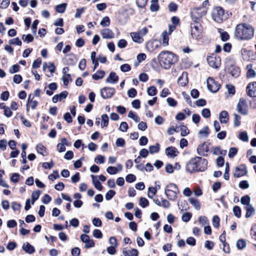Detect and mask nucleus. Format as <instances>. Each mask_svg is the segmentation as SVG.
I'll use <instances>...</instances> for the list:
<instances>
[{"label":"nucleus","mask_w":256,"mask_h":256,"mask_svg":"<svg viewBox=\"0 0 256 256\" xmlns=\"http://www.w3.org/2000/svg\"><path fill=\"white\" fill-rule=\"evenodd\" d=\"M208 160L200 156L192 158L186 164V170L190 173L204 172L208 168Z\"/></svg>","instance_id":"obj_1"},{"label":"nucleus","mask_w":256,"mask_h":256,"mask_svg":"<svg viewBox=\"0 0 256 256\" xmlns=\"http://www.w3.org/2000/svg\"><path fill=\"white\" fill-rule=\"evenodd\" d=\"M234 34L235 37L238 40H248L254 36V30L248 24H240L236 26Z\"/></svg>","instance_id":"obj_2"},{"label":"nucleus","mask_w":256,"mask_h":256,"mask_svg":"<svg viewBox=\"0 0 256 256\" xmlns=\"http://www.w3.org/2000/svg\"><path fill=\"white\" fill-rule=\"evenodd\" d=\"M158 60L160 66L164 69H168L172 64L177 62V56L172 52L164 50L158 56Z\"/></svg>","instance_id":"obj_3"},{"label":"nucleus","mask_w":256,"mask_h":256,"mask_svg":"<svg viewBox=\"0 0 256 256\" xmlns=\"http://www.w3.org/2000/svg\"><path fill=\"white\" fill-rule=\"evenodd\" d=\"M212 18L216 22H222L226 18L224 16V10L220 6L214 8L212 12Z\"/></svg>","instance_id":"obj_4"},{"label":"nucleus","mask_w":256,"mask_h":256,"mask_svg":"<svg viewBox=\"0 0 256 256\" xmlns=\"http://www.w3.org/2000/svg\"><path fill=\"white\" fill-rule=\"evenodd\" d=\"M206 13L204 8H193L191 11V17L194 22H198L200 20Z\"/></svg>","instance_id":"obj_5"},{"label":"nucleus","mask_w":256,"mask_h":256,"mask_svg":"<svg viewBox=\"0 0 256 256\" xmlns=\"http://www.w3.org/2000/svg\"><path fill=\"white\" fill-rule=\"evenodd\" d=\"M201 25L198 22L191 24V35L194 38H198L201 34Z\"/></svg>","instance_id":"obj_6"},{"label":"nucleus","mask_w":256,"mask_h":256,"mask_svg":"<svg viewBox=\"0 0 256 256\" xmlns=\"http://www.w3.org/2000/svg\"><path fill=\"white\" fill-rule=\"evenodd\" d=\"M207 84L208 89L212 92H216L220 88V84L212 78L207 79Z\"/></svg>","instance_id":"obj_7"},{"label":"nucleus","mask_w":256,"mask_h":256,"mask_svg":"<svg viewBox=\"0 0 256 256\" xmlns=\"http://www.w3.org/2000/svg\"><path fill=\"white\" fill-rule=\"evenodd\" d=\"M247 174L246 168L244 164H240L236 167L234 176L236 178H240Z\"/></svg>","instance_id":"obj_8"},{"label":"nucleus","mask_w":256,"mask_h":256,"mask_svg":"<svg viewBox=\"0 0 256 256\" xmlns=\"http://www.w3.org/2000/svg\"><path fill=\"white\" fill-rule=\"evenodd\" d=\"M236 110L239 113L243 115H246L248 114V110L246 102L242 98L239 100V102L236 106Z\"/></svg>","instance_id":"obj_9"},{"label":"nucleus","mask_w":256,"mask_h":256,"mask_svg":"<svg viewBox=\"0 0 256 256\" xmlns=\"http://www.w3.org/2000/svg\"><path fill=\"white\" fill-rule=\"evenodd\" d=\"M115 92V90L112 88L105 87L100 90V94L102 98L106 99L111 98Z\"/></svg>","instance_id":"obj_10"},{"label":"nucleus","mask_w":256,"mask_h":256,"mask_svg":"<svg viewBox=\"0 0 256 256\" xmlns=\"http://www.w3.org/2000/svg\"><path fill=\"white\" fill-rule=\"evenodd\" d=\"M208 151V144L206 142L199 145L197 148V152L200 156H207V152Z\"/></svg>","instance_id":"obj_11"},{"label":"nucleus","mask_w":256,"mask_h":256,"mask_svg":"<svg viewBox=\"0 0 256 256\" xmlns=\"http://www.w3.org/2000/svg\"><path fill=\"white\" fill-rule=\"evenodd\" d=\"M246 93L251 97H256V82L248 84L246 87Z\"/></svg>","instance_id":"obj_12"},{"label":"nucleus","mask_w":256,"mask_h":256,"mask_svg":"<svg viewBox=\"0 0 256 256\" xmlns=\"http://www.w3.org/2000/svg\"><path fill=\"white\" fill-rule=\"evenodd\" d=\"M100 34L104 38L110 39L114 37V34L109 28H104L100 32Z\"/></svg>","instance_id":"obj_13"},{"label":"nucleus","mask_w":256,"mask_h":256,"mask_svg":"<svg viewBox=\"0 0 256 256\" xmlns=\"http://www.w3.org/2000/svg\"><path fill=\"white\" fill-rule=\"evenodd\" d=\"M68 95V92L67 91L62 92L60 94L54 95L52 98V101L54 103H56L58 100L60 101L65 99Z\"/></svg>","instance_id":"obj_14"},{"label":"nucleus","mask_w":256,"mask_h":256,"mask_svg":"<svg viewBox=\"0 0 256 256\" xmlns=\"http://www.w3.org/2000/svg\"><path fill=\"white\" fill-rule=\"evenodd\" d=\"M166 154L169 157L174 158L176 156L178 152L177 149L173 146H170L167 148L165 150Z\"/></svg>","instance_id":"obj_15"},{"label":"nucleus","mask_w":256,"mask_h":256,"mask_svg":"<svg viewBox=\"0 0 256 256\" xmlns=\"http://www.w3.org/2000/svg\"><path fill=\"white\" fill-rule=\"evenodd\" d=\"M188 82V73L183 72L182 76L178 78V83L182 86H186Z\"/></svg>","instance_id":"obj_16"},{"label":"nucleus","mask_w":256,"mask_h":256,"mask_svg":"<svg viewBox=\"0 0 256 256\" xmlns=\"http://www.w3.org/2000/svg\"><path fill=\"white\" fill-rule=\"evenodd\" d=\"M118 80V76L115 72H111L108 76L106 78V82L108 83L114 84Z\"/></svg>","instance_id":"obj_17"},{"label":"nucleus","mask_w":256,"mask_h":256,"mask_svg":"<svg viewBox=\"0 0 256 256\" xmlns=\"http://www.w3.org/2000/svg\"><path fill=\"white\" fill-rule=\"evenodd\" d=\"M130 34L133 41L136 42L140 44L144 41L142 36L138 32H132Z\"/></svg>","instance_id":"obj_18"},{"label":"nucleus","mask_w":256,"mask_h":256,"mask_svg":"<svg viewBox=\"0 0 256 256\" xmlns=\"http://www.w3.org/2000/svg\"><path fill=\"white\" fill-rule=\"evenodd\" d=\"M219 119L222 124H226L229 120L228 114L226 111H222L219 115Z\"/></svg>","instance_id":"obj_19"},{"label":"nucleus","mask_w":256,"mask_h":256,"mask_svg":"<svg viewBox=\"0 0 256 256\" xmlns=\"http://www.w3.org/2000/svg\"><path fill=\"white\" fill-rule=\"evenodd\" d=\"M165 194L167 198L170 200H175L177 198V195L179 192H175L174 191L169 190H164Z\"/></svg>","instance_id":"obj_20"},{"label":"nucleus","mask_w":256,"mask_h":256,"mask_svg":"<svg viewBox=\"0 0 256 256\" xmlns=\"http://www.w3.org/2000/svg\"><path fill=\"white\" fill-rule=\"evenodd\" d=\"M246 76L248 78H254L256 76V72L252 68V65L249 64L246 66Z\"/></svg>","instance_id":"obj_21"},{"label":"nucleus","mask_w":256,"mask_h":256,"mask_svg":"<svg viewBox=\"0 0 256 256\" xmlns=\"http://www.w3.org/2000/svg\"><path fill=\"white\" fill-rule=\"evenodd\" d=\"M207 60L211 67L216 68L219 66L220 63L218 61H216V58L208 56L207 58Z\"/></svg>","instance_id":"obj_22"},{"label":"nucleus","mask_w":256,"mask_h":256,"mask_svg":"<svg viewBox=\"0 0 256 256\" xmlns=\"http://www.w3.org/2000/svg\"><path fill=\"white\" fill-rule=\"evenodd\" d=\"M22 248L26 253L29 254H32L35 251L34 247L28 242L24 244Z\"/></svg>","instance_id":"obj_23"},{"label":"nucleus","mask_w":256,"mask_h":256,"mask_svg":"<svg viewBox=\"0 0 256 256\" xmlns=\"http://www.w3.org/2000/svg\"><path fill=\"white\" fill-rule=\"evenodd\" d=\"M36 150L38 153L42 155L43 156H46L48 154L46 151V147L41 144H39L36 146Z\"/></svg>","instance_id":"obj_24"},{"label":"nucleus","mask_w":256,"mask_h":256,"mask_svg":"<svg viewBox=\"0 0 256 256\" xmlns=\"http://www.w3.org/2000/svg\"><path fill=\"white\" fill-rule=\"evenodd\" d=\"M42 68L44 70H45L46 68H48L51 73H54L56 70V67L52 62H44L42 66Z\"/></svg>","instance_id":"obj_25"},{"label":"nucleus","mask_w":256,"mask_h":256,"mask_svg":"<svg viewBox=\"0 0 256 256\" xmlns=\"http://www.w3.org/2000/svg\"><path fill=\"white\" fill-rule=\"evenodd\" d=\"M105 75V72L104 70H98L96 74L92 76V78L95 80L102 78Z\"/></svg>","instance_id":"obj_26"},{"label":"nucleus","mask_w":256,"mask_h":256,"mask_svg":"<svg viewBox=\"0 0 256 256\" xmlns=\"http://www.w3.org/2000/svg\"><path fill=\"white\" fill-rule=\"evenodd\" d=\"M188 201L197 210H199L200 208V204L196 198H191L188 200Z\"/></svg>","instance_id":"obj_27"},{"label":"nucleus","mask_w":256,"mask_h":256,"mask_svg":"<svg viewBox=\"0 0 256 256\" xmlns=\"http://www.w3.org/2000/svg\"><path fill=\"white\" fill-rule=\"evenodd\" d=\"M246 218H250L254 214V209L252 205H248L246 207Z\"/></svg>","instance_id":"obj_28"},{"label":"nucleus","mask_w":256,"mask_h":256,"mask_svg":"<svg viewBox=\"0 0 256 256\" xmlns=\"http://www.w3.org/2000/svg\"><path fill=\"white\" fill-rule=\"evenodd\" d=\"M66 7V4L63 3L56 6V10L58 13H64Z\"/></svg>","instance_id":"obj_29"},{"label":"nucleus","mask_w":256,"mask_h":256,"mask_svg":"<svg viewBox=\"0 0 256 256\" xmlns=\"http://www.w3.org/2000/svg\"><path fill=\"white\" fill-rule=\"evenodd\" d=\"M102 123L101 124V127H106L108 124V117L106 114H104L102 116Z\"/></svg>","instance_id":"obj_30"},{"label":"nucleus","mask_w":256,"mask_h":256,"mask_svg":"<svg viewBox=\"0 0 256 256\" xmlns=\"http://www.w3.org/2000/svg\"><path fill=\"white\" fill-rule=\"evenodd\" d=\"M165 190H168L171 191H174L175 192H180L179 190L177 187L176 185L174 184H170L166 186Z\"/></svg>","instance_id":"obj_31"},{"label":"nucleus","mask_w":256,"mask_h":256,"mask_svg":"<svg viewBox=\"0 0 256 256\" xmlns=\"http://www.w3.org/2000/svg\"><path fill=\"white\" fill-rule=\"evenodd\" d=\"M246 242L245 240L242 239L238 240L236 244V247L238 249L242 250L246 246Z\"/></svg>","instance_id":"obj_32"},{"label":"nucleus","mask_w":256,"mask_h":256,"mask_svg":"<svg viewBox=\"0 0 256 256\" xmlns=\"http://www.w3.org/2000/svg\"><path fill=\"white\" fill-rule=\"evenodd\" d=\"M169 35L166 31H164L162 33V44L164 46H167L168 44L169 38L168 36Z\"/></svg>","instance_id":"obj_33"},{"label":"nucleus","mask_w":256,"mask_h":256,"mask_svg":"<svg viewBox=\"0 0 256 256\" xmlns=\"http://www.w3.org/2000/svg\"><path fill=\"white\" fill-rule=\"evenodd\" d=\"M230 72L231 75L234 78H237L240 74V70L237 67H232Z\"/></svg>","instance_id":"obj_34"},{"label":"nucleus","mask_w":256,"mask_h":256,"mask_svg":"<svg viewBox=\"0 0 256 256\" xmlns=\"http://www.w3.org/2000/svg\"><path fill=\"white\" fill-rule=\"evenodd\" d=\"M238 138L243 142H248V136L247 132H240Z\"/></svg>","instance_id":"obj_35"},{"label":"nucleus","mask_w":256,"mask_h":256,"mask_svg":"<svg viewBox=\"0 0 256 256\" xmlns=\"http://www.w3.org/2000/svg\"><path fill=\"white\" fill-rule=\"evenodd\" d=\"M34 96L32 97V100H28L27 104L28 106H30L33 110L35 109L36 107L38 105V102L37 101L33 100Z\"/></svg>","instance_id":"obj_36"},{"label":"nucleus","mask_w":256,"mask_h":256,"mask_svg":"<svg viewBox=\"0 0 256 256\" xmlns=\"http://www.w3.org/2000/svg\"><path fill=\"white\" fill-rule=\"evenodd\" d=\"M160 150V145L158 144H156L154 146H149V152L150 154L158 152Z\"/></svg>","instance_id":"obj_37"},{"label":"nucleus","mask_w":256,"mask_h":256,"mask_svg":"<svg viewBox=\"0 0 256 256\" xmlns=\"http://www.w3.org/2000/svg\"><path fill=\"white\" fill-rule=\"evenodd\" d=\"M103 27L108 26L110 24V20L108 16H104L100 23Z\"/></svg>","instance_id":"obj_38"},{"label":"nucleus","mask_w":256,"mask_h":256,"mask_svg":"<svg viewBox=\"0 0 256 256\" xmlns=\"http://www.w3.org/2000/svg\"><path fill=\"white\" fill-rule=\"evenodd\" d=\"M157 192V190L156 188L154 187H150L148 188V196L149 198H152L153 196L155 195Z\"/></svg>","instance_id":"obj_39"},{"label":"nucleus","mask_w":256,"mask_h":256,"mask_svg":"<svg viewBox=\"0 0 256 256\" xmlns=\"http://www.w3.org/2000/svg\"><path fill=\"white\" fill-rule=\"evenodd\" d=\"M157 92L156 88L154 86L149 87L147 90V93L150 96H154L156 94Z\"/></svg>","instance_id":"obj_40"},{"label":"nucleus","mask_w":256,"mask_h":256,"mask_svg":"<svg viewBox=\"0 0 256 256\" xmlns=\"http://www.w3.org/2000/svg\"><path fill=\"white\" fill-rule=\"evenodd\" d=\"M240 202L242 204L246 205V206L250 205V197L248 195L242 196L240 199Z\"/></svg>","instance_id":"obj_41"},{"label":"nucleus","mask_w":256,"mask_h":256,"mask_svg":"<svg viewBox=\"0 0 256 256\" xmlns=\"http://www.w3.org/2000/svg\"><path fill=\"white\" fill-rule=\"evenodd\" d=\"M62 79L64 84L66 86L68 85L69 82L72 80L70 74L63 75Z\"/></svg>","instance_id":"obj_42"},{"label":"nucleus","mask_w":256,"mask_h":256,"mask_svg":"<svg viewBox=\"0 0 256 256\" xmlns=\"http://www.w3.org/2000/svg\"><path fill=\"white\" fill-rule=\"evenodd\" d=\"M234 124L235 127L238 126L240 124V116L236 114H234Z\"/></svg>","instance_id":"obj_43"},{"label":"nucleus","mask_w":256,"mask_h":256,"mask_svg":"<svg viewBox=\"0 0 256 256\" xmlns=\"http://www.w3.org/2000/svg\"><path fill=\"white\" fill-rule=\"evenodd\" d=\"M128 117L132 119L135 122H138L140 121V118L132 111L129 112L128 114Z\"/></svg>","instance_id":"obj_44"},{"label":"nucleus","mask_w":256,"mask_h":256,"mask_svg":"<svg viewBox=\"0 0 256 256\" xmlns=\"http://www.w3.org/2000/svg\"><path fill=\"white\" fill-rule=\"evenodd\" d=\"M22 39L24 42L28 43L33 41L34 37L30 34L27 35L24 34L22 36Z\"/></svg>","instance_id":"obj_45"},{"label":"nucleus","mask_w":256,"mask_h":256,"mask_svg":"<svg viewBox=\"0 0 256 256\" xmlns=\"http://www.w3.org/2000/svg\"><path fill=\"white\" fill-rule=\"evenodd\" d=\"M238 186L242 189H246L249 188L250 185L247 180H242L240 182Z\"/></svg>","instance_id":"obj_46"},{"label":"nucleus","mask_w":256,"mask_h":256,"mask_svg":"<svg viewBox=\"0 0 256 256\" xmlns=\"http://www.w3.org/2000/svg\"><path fill=\"white\" fill-rule=\"evenodd\" d=\"M212 225L214 228H218L220 226V218L218 216H214L212 219Z\"/></svg>","instance_id":"obj_47"},{"label":"nucleus","mask_w":256,"mask_h":256,"mask_svg":"<svg viewBox=\"0 0 256 256\" xmlns=\"http://www.w3.org/2000/svg\"><path fill=\"white\" fill-rule=\"evenodd\" d=\"M106 172L110 174H114L118 172V169L116 167L110 166L107 168Z\"/></svg>","instance_id":"obj_48"},{"label":"nucleus","mask_w":256,"mask_h":256,"mask_svg":"<svg viewBox=\"0 0 256 256\" xmlns=\"http://www.w3.org/2000/svg\"><path fill=\"white\" fill-rule=\"evenodd\" d=\"M116 194V192L113 190H110L107 192L105 196L106 200H109L112 198Z\"/></svg>","instance_id":"obj_49"},{"label":"nucleus","mask_w":256,"mask_h":256,"mask_svg":"<svg viewBox=\"0 0 256 256\" xmlns=\"http://www.w3.org/2000/svg\"><path fill=\"white\" fill-rule=\"evenodd\" d=\"M233 212L234 215L237 218H240L241 216V210L240 208L238 206H234L233 208Z\"/></svg>","instance_id":"obj_50"},{"label":"nucleus","mask_w":256,"mask_h":256,"mask_svg":"<svg viewBox=\"0 0 256 256\" xmlns=\"http://www.w3.org/2000/svg\"><path fill=\"white\" fill-rule=\"evenodd\" d=\"M128 128V124L126 122H122L120 124L119 130L122 132H126L127 131Z\"/></svg>","instance_id":"obj_51"},{"label":"nucleus","mask_w":256,"mask_h":256,"mask_svg":"<svg viewBox=\"0 0 256 256\" xmlns=\"http://www.w3.org/2000/svg\"><path fill=\"white\" fill-rule=\"evenodd\" d=\"M9 44H16L17 46H21L22 42L18 38H16L12 39L9 41Z\"/></svg>","instance_id":"obj_52"},{"label":"nucleus","mask_w":256,"mask_h":256,"mask_svg":"<svg viewBox=\"0 0 256 256\" xmlns=\"http://www.w3.org/2000/svg\"><path fill=\"white\" fill-rule=\"evenodd\" d=\"M199 222L202 226H205L208 224V220L207 218L205 216H201L198 218Z\"/></svg>","instance_id":"obj_53"},{"label":"nucleus","mask_w":256,"mask_h":256,"mask_svg":"<svg viewBox=\"0 0 256 256\" xmlns=\"http://www.w3.org/2000/svg\"><path fill=\"white\" fill-rule=\"evenodd\" d=\"M192 217V214L189 212H185L182 216V220L184 222H188Z\"/></svg>","instance_id":"obj_54"},{"label":"nucleus","mask_w":256,"mask_h":256,"mask_svg":"<svg viewBox=\"0 0 256 256\" xmlns=\"http://www.w3.org/2000/svg\"><path fill=\"white\" fill-rule=\"evenodd\" d=\"M238 150L236 148H231L228 152V156L229 158H234L237 154Z\"/></svg>","instance_id":"obj_55"},{"label":"nucleus","mask_w":256,"mask_h":256,"mask_svg":"<svg viewBox=\"0 0 256 256\" xmlns=\"http://www.w3.org/2000/svg\"><path fill=\"white\" fill-rule=\"evenodd\" d=\"M226 88L229 94H234L235 88L233 85H232L231 84H226Z\"/></svg>","instance_id":"obj_56"},{"label":"nucleus","mask_w":256,"mask_h":256,"mask_svg":"<svg viewBox=\"0 0 256 256\" xmlns=\"http://www.w3.org/2000/svg\"><path fill=\"white\" fill-rule=\"evenodd\" d=\"M140 205L142 208H146L148 205V201L144 198H141L140 199Z\"/></svg>","instance_id":"obj_57"},{"label":"nucleus","mask_w":256,"mask_h":256,"mask_svg":"<svg viewBox=\"0 0 256 256\" xmlns=\"http://www.w3.org/2000/svg\"><path fill=\"white\" fill-rule=\"evenodd\" d=\"M136 177L134 174H128L126 177V180L128 182L131 183L135 181Z\"/></svg>","instance_id":"obj_58"},{"label":"nucleus","mask_w":256,"mask_h":256,"mask_svg":"<svg viewBox=\"0 0 256 256\" xmlns=\"http://www.w3.org/2000/svg\"><path fill=\"white\" fill-rule=\"evenodd\" d=\"M202 115L204 118H209L210 116V112L208 108H204L202 111Z\"/></svg>","instance_id":"obj_59"},{"label":"nucleus","mask_w":256,"mask_h":256,"mask_svg":"<svg viewBox=\"0 0 256 256\" xmlns=\"http://www.w3.org/2000/svg\"><path fill=\"white\" fill-rule=\"evenodd\" d=\"M20 66L18 64H14L12 66L9 72L11 74H14L15 72H18L20 70Z\"/></svg>","instance_id":"obj_60"},{"label":"nucleus","mask_w":256,"mask_h":256,"mask_svg":"<svg viewBox=\"0 0 256 256\" xmlns=\"http://www.w3.org/2000/svg\"><path fill=\"white\" fill-rule=\"evenodd\" d=\"M41 64H42V59L40 58H39L34 62L32 64V68H38L40 66Z\"/></svg>","instance_id":"obj_61"},{"label":"nucleus","mask_w":256,"mask_h":256,"mask_svg":"<svg viewBox=\"0 0 256 256\" xmlns=\"http://www.w3.org/2000/svg\"><path fill=\"white\" fill-rule=\"evenodd\" d=\"M60 177L58 175V172L57 170H54L53 172L50 174L48 178L50 180H54Z\"/></svg>","instance_id":"obj_62"},{"label":"nucleus","mask_w":256,"mask_h":256,"mask_svg":"<svg viewBox=\"0 0 256 256\" xmlns=\"http://www.w3.org/2000/svg\"><path fill=\"white\" fill-rule=\"evenodd\" d=\"M137 94L136 90L134 88H131L128 91V94L130 98H134Z\"/></svg>","instance_id":"obj_63"},{"label":"nucleus","mask_w":256,"mask_h":256,"mask_svg":"<svg viewBox=\"0 0 256 256\" xmlns=\"http://www.w3.org/2000/svg\"><path fill=\"white\" fill-rule=\"evenodd\" d=\"M80 252V249L78 247L72 248L71 253L72 256H79Z\"/></svg>","instance_id":"obj_64"}]
</instances>
